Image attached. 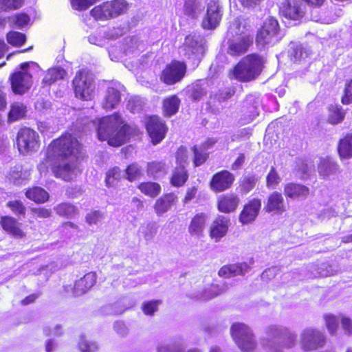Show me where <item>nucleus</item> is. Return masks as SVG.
Returning <instances> with one entry per match:
<instances>
[{
    "label": "nucleus",
    "instance_id": "f257e3e1",
    "mask_svg": "<svg viewBox=\"0 0 352 352\" xmlns=\"http://www.w3.org/2000/svg\"><path fill=\"white\" fill-rule=\"evenodd\" d=\"M85 157L83 144L75 136L65 132L48 144L45 157L38 168L39 171L45 172L50 167L56 178L72 182L81 173L75 162Z\"/></svg>",
    "mask_w": 352,
    "mask_h": 352
},
{
    "label": "nucleus",
    "instance_id": "f03ea898",
    "mask_svg": "<svg viewBox=\"0 0 352 352\" xmlns=\"http://www.w3.org/2000/svg\"><path fill=\"white\" fill-rule=\"evenodd\" d=\"M140 134L139 127L129 124L118 111L98 119L97 137L113 147H118Z\"/></svg>",
    "mask_w": 352,
    "mask_h": 352
},
{
    "label": "nucleus",
    "instance_id": "7ed1b4c3",
    "mask_svg": "<svg viewBox=\"0 0 352 352\" xmlns=\"http://www.w3.org/2000/svg\"><path fill=\"white\" fill-rule=\"evenodd\" d=\"M265 64V58L258 53H251L243 56L229 71L230 79L240 82H249L258 78L261 74Z\"/></svg>",
    "mask_w": 352,
    "mask_h": 352
},
{
    "label": "nucleus",
    "instance_id": "20e7f679",
    "mask_svg": "<svg viewBox=\"0 0 352 352\" xmlns=\"http://www.w3.org/2000/svg\"><path fill=\"white\" fill-rule=\"evenodd\" d=\"M13 142L19 153L23 156L37 153L41 146L38 133L27 126H22L18 129Z\"/></svg>",
    "mask_w": 352,
    "mask_h": 352
},
{
    "label": "nucleus",
    "instance_id": "39448f33",
    "mask_svg": "<svg viewBox=\"0 0 352 352\" xmlns=\"http://www.w3.org/2000/svg\"><path fill=\"white\" fill-rule=\"evenodd\" d=\"M128 8L125 0H110L94 7L90 14L97 21H107L123 14Z\"/></svg>",
    "mask_w": 352,
    "mask_h": 352
},
{
    "label": "nucleus",
    "instance_id": "423d86ee",
    "mask_svg": "<svg viewBox=\"0 0 352 352\" xmlns=\"http://www.w3.org/2000/svg\"><path fill=\"white\" fill-rule=\"evenodd\" d=\"M230 336L243 352H252L256 348V341L251 328L243 322H234L230 327Z\"/></svg>",
    "mask_w": 352,
    "mask_h": 352
},
{
    "label": "nucleus",
    "instance_id": "0eeeda50",
    "mask_svg": "<svg viewBox=\"0 0 352 352\" xmlns=\"http://www.w3.org/2000/svg\"><path fill=\"white\" fill-rule=\"evenodd\" d=\"M144 128L151 143L154 146L161 143L168 132V126L166 121L158 115L146 116L144 120Z\"/></svg>",
    "mask_w": 352,
    "mask_h": 352
},
{
    "label": "nucleus",
    "instance_id": "6e6552de",
    "mask_svg": "<svg viewBox=\"0 0 352 352\" xmlns=\"http://www.w3.org/2000/svg\"><path fill=\"white\" fill-rule=\"evenodd\" d=\"M72 87L75 97L89 101L94 98V86L92 79L85 69L78 70L72 80Z\"/></svg>",
    "mask_w": 352,
    "mask_h": 352
},
{
    "label": "nucleus",
    "instance_id": "1a4fd4ad",
    "mask_svg": "<svg viewBox=\"0 0 352 352\" xmlns=\"http://www.w3.org/2000/svg\"><path fill=\"white\" fill-rule=\"evenodd\" d=\"M186 73V63L184 61L174 59L165 65L159 76L162 83L170 86L180 82Z\"/></svg>",
    "mask_w": 352,
    "mask_h": 352
},
{
    "label": "nucleus",
    "instance_id": "9d476101",
    "mask_svg": "<svg viewBox=\"0 0 352 352\" xmlns=\"http://www.w3.org/2000/svg\"><path fill=\"white\" fill-rule=\"evenodd\" d=\"M30 64H36L34 62L22 63L19 67L21 71L14 72L10 74L9 80L14 94L23 95L32 87V76L28 72Z\"/></svg>",
    "mask_w": 352,
    "mask_h": 352
},
{
    "label": "nucleus",
    "instance_id": "9b49d317",
    "mask_svg": "<svg viewBox=\"0 0 352 352\" xmlns=\"http://www.w3.org/2000/svg\"><path fill=\"white\" fill-rule=\"evenodd\" d=\"M280 25L278 20L273 17H267L257 30L255 43L258 47H265L276 40L280 32Z\"/></svg>",
    "mask_w": 352,
    "mask_h": 352
},
{
    "label": "nucleus",
    "instance_id": "f8f14e48",
    "mask_svg": "<svg viewBox=\"0 0 352 352\" xmlns=\"http://www.w3.org/2000/svg\"><path fill=\"white\" fill-rule=\"evenodd\" d=\"M235 182V175L227 169L214 173L210 181V189L214 193H220L230 189Z\"/></svg>",
    "mask_w": 352,
    "mask_h": 352
},
{
    "label": "nucleus",
    "instance_id": "ddd939ff",
    "mask_svg": "<svg viewBox=\"0 0 352 352\" xmlns=\"http://www.w3.org/2000/svg\"><path fill=\"white\" fill-rule=\"evenodd\" d=\"M305 13L306 7L299 0H283L279 7V14L292 21L302 19Z\"/></svg>",
    "mask_w": 352,
    "mask_h": 352
},
{
    "label": "nucleus",
    "instance_id": "4468645a",
    "mask_svg": "<svg viewBox=\"0 0 352 352\" xmlns=\"http://www.w3.org/2000/svg\"><path fill=\"white\" fill-rule=\"evenodd\" d=\"M261 206V199L258 197L248 200L239 214V221L241 225H248L253 223L259 214Z\"/></svg>",
    "mask_w": 352,
    "mask_h": 352
},
{
    "label": "nucleus",
    "instance_id": "2eb2a0df",
    "mask_svg": "<svg viewBox=\"0 0 352 352\" xmlns=\"http://www.w3.org/2000/svg\"><path fill=\"white\" fill-rule=\"evenodd\" d=\"M325 344L324 335L316 329L305 330L300 337L301 348L305 351H311L322 347Z\"/></svg>",
    "mask_w": 352,
    "mask_h": 352
},
{
    "label": "nucleus",
    "instance_id": "dca6fc26",
    "mask_svg": "<svg viewBox=\"0 0 352 352\" xmlns=\"http://www.w3.org/2000/svg\"><path fill=\"white\" fill-rule=\"evenodd\" d=\"M252 45L251 36L241 33L236 38L229 39L227 53L231 56H240L246 53Z\"/></svg>",
    "mask_w": 352,
    "mask_h": 352
},
{
    "label": "nucleus",
    "instance_id": "f3484780",
    "mask_svg": "<svg viewBox=\"0 0 352 352\" xmlns=\"http://www.w3.org/2000/svg\"><path fill=\"white\" fill-rule=\"evenodd\" d=\"M263 210L273 214H282L287 210L283 195L278 191L270 193L264 202Z\"/></svg>",
    "mask_w": 352,
    "mask_h": 352
},
{
    "label": "nucleus",
    "instance_id": "a211bd4d",
    "mask_svg": "<svg viewBox=\"0 0 352 352\" xmlns=\"http://www.w3.org/2000/svg\"><path fill=\"white\" fill-rule=\"evenodd\" d=\"M96 272H89L74 282L72 287V293L74 296H81L89 291L96 285Z\"/></svg>",
    "mask_w": 352,
    "mask_h": 352
},
{
    "label": "nucleus",
    "instance_id": "6ab92c4d",
    "mask_svg": "<svg viewBox=\"0 0 352 352\" xmlns=\"http://www.w3.org/2000/svg\"><path fill=\"white\" fill-rule=\"evenodd\" d=\"M240 204V198L234 192L220 195L217 200V210L222 213L229 214L236 210Z\"/></svg>",
    "mask_w": 352,
    "mask_h": 352
},
{
    "label": "nucleus",
    "instance_id": "aec40b11",
    "mask_svg": "<svg viewBox=\"0 0 352 352\" xmlns=\"http://www.w3.org/2000/svg\"><path fill=\"white\" fill-rule=\"evenodd\" d=\"M208 221V216L206 213L200 212L195 214L191 217L188 226V232L190 235L197 237L203 236Z\"/></svg>",
    "mask_w": 352,
    "mask_h": 352
},
{
    "label": "nucleus",
    "instance_id": "412c9836",
    "mask_svg": "<svg viewBox=\"0 0 352 352\" xmlns=\"http://www.w3.org/2000/svg\"><path fill=\"white\" fill-rule=\"evenodd\" d=\"M221 19L220 13V7L217 2L211 1L207 8L205 17L202 21V26L204 29H214L219 23Z\"/></svg>",
    "mask_w": 352,
    "mask_h": 352
},
{
    "label": "nucleus",
    "instance_id": "4be33fe9",
    "mask_svg": "<svg viewBox=\"0 0 352 352\" xmlns=\"http://www.w3.org/2000/svg\"><path fill=\"white\" fill-rule=\"evenodd\" d=\"M230 219L223 215H218L212 221L210 229L209 236L215 241L226 235L229 228Z\"/></svg>",
    "mask_w": 352,
    "mask_h": 352
},
{
    "label": "nucleus",
    "instance_id": "5701e85b",
    "mask_svg": "<svg viewBox=\"0 0 352 352\" xmlns=\"http://www.w3.org/2000/svg\"><path fill=\"white\" fill-rule=\"evenodd\" d=\"M249 269L250 266L246 262L226 264L220 267L218 276L223 278L243 276Z\"/></svg>",
    "mask_w": 352,
    "mask_h": 352
},
{
    "label": "nucleus",
    "instance_id": "b1692460",
    "mask_svg": "<svg viewBox=\"0 0 352 352\" xmlns=\"http://www.w3.org/2000/svg\"><path fill=\"white\" fill-rule=\"evenodd\" d=\"M177 199V195L173 192L164 193L155 201L153 208L155 214L158 217L162 216L176 204Z\"/></svg>",
    "mask_w": 352,
    "mask_h": 352
},
{
    "label": "nucleus",
    "instance_id": "393cba45",
    "mask_svg": "<svg viewBox=\"0 0 352 352\" xmlns=\"http://www.w3.org/2000/svg\"><path fill=\"white\" fill-rule=\"evenodd\" d=\"M0 225L6 233L15 238L22 239L25 236L20 228L21 223L13 217L2 216L0 219Z\"/></svg>",
    "mask_w": 352,
    "mask_h": 352
},
{
    "label": "nucleus",
    "instance_id": "a878e982",
    "mask_svg": "<svg viewBox=\"0 0 352 352\" xmlns=\"http://www.w3.org/2000/svg\"><path fill=\"white\" fill-rule=\"evenodd\" d=\"M284 195L292 199H304L309 195V188L301 184L289 182L284 185Z\"/></svg>",
    "mask_w": 352,
    "mask_h": 352
},
{
    "label": "nucleus",
    "instance_id": "bb28decb",
    "mask_svg": "<svg viewBox=\"0 0 352 352\" xmlns=\"http://www.w3.org/2000/svg\"><path fill=\"white\" fill-rule=\"evenodd\" d=\"M181 100L176 94L165 97L162 102V115L164 118H170L175 116L179 109Z\"/></svg>",
    "mask_w": 352,
    "mask_h": 352
},
{
    "label": "nucleus",
    "instance_id": "cd10ccee",
    "mask_svg": "<svg viewBox=\"0 0 352 352\" xmlns=\"http://www.w3.org/2000/svg\"><path fill=\"white\" fill-rule=\"evenodd\" d=\"M189 173L186 166H176L172 170L169 182L175 188L184 186L188 182Z\"/></svg>",
    "mask_w": 352,
    "mask_h": 352
},
{
    "label": "nucleus",
    "instance_id": "c85d7f7f",
    "mask_svg": "<svg viewBox=\"0 0 352 352\" xmlns=\"http://www.w3.org/2000/svg\"><path fill=\"white\" fill-rule=\"evenodd\" d=\"M340 325L344 334L352 335V320L349 316L344 315L340 317L331 315V334L336 333Z\"/></svg>",
    "mask_w": 352,
    "mask_h": 352
},
{
    "label": "nucleus",
    "instance_id": "c756f323",
    "mask_svg": "<svg viewBox=\"0 0 352 352\" xmlns=\"http://www.w3.org/2000/svg\"><path fill=\"white\" fill-rule=\"evenodd\" d=\"M25 197L36 204H44L49 200V193L43 188L32 186L28 188L25 192Z\"/></svg>",
    "mask_w": 352,
    "mask_h": 352
},
{
    "label": "nucleus",
    "instance_id": "7c9ffc66",
    "mask_svg": "<svg viewBox=\"0 0 352 352\" xmlns=\"http://www.w3.org/2000/svg\"><path fill=\"white\" fill-rule=\"evenodd\" d=\"M137 188L144 195L153 199L157 197L162 190L161 185L159 183L151 181L139 183Z\"/></svg>",
    "mask_w": 352,
    "mask_h": 352
},
{
    "label": "nucleus",
    "instance_id": "2f4dec72",
    "mask_svg": "<svg viewBox=\"0 0 352 352\" xmlns=\"http://www.w3.org/2000/svg\"><path fill=\"white\" fill-rule=\"evenodd\" d=\"M338 153L342 159L352 157V133L346 134L340 140L338 145Z\"/></svg>",
    "mask_w": 352,
    "mask_h": 352
},
{
    "label": "nucleus",
    "instance_id": "473e14b6",
    "mask_svg": "<svg viewBox=\"0 0 352 352\" xmlns=\"http://www.w3.org/2000/svg\"><path fill=\"white\" fill-rule=\"evenodd\" d=\"M120 93L114 87H109L102 102V107L107 110L114 109L120 102Z\"/></svg>",
    "mask_w": 352,
    "mask_h": 352
},
{
    "label": "nucleus",
    "instance_id": "72a5a7b5",
    "mask_svg": "<svg viewBox=\"0 0 352 352\" xmlns=\"http://www.w3.org/2000/svg\"><path fill=\"white\" fill-rule=\"evenodd\" d=\"M26 106L19 102H13L10 104V110L8 113V120L9 122H14L23 118L26 116Z\"/></svg>",
    "mask_w": 352,
    "mask_h": 352
},
{
    "label": "nucleus",
    "instance_id": "f704fd0d",
    "mask_svg": "<svg viewBox=\"0 0 352 352\" xmlns=\"http://www.w3.org/2000/svg\"><path fill=\"white\" fill-rule=\"evenodd\" d=\"M192 152L193 167H199L204 164L209 159V153L199 146L194 145L190 148Z\"/></svg>",
    "mask_w": 352,
    "mask_h": 352
},
{
    "label": "nucleus",
    "instance_id": "c9c22d12",
    "mask_svg": "<svg viewBox=\"0 0 352 352\" xmlns=\"http://www.w3.org/2000/svg\"><path fill=\"white\" fill-rule=\"evenodd\" d=\"M257 178L254 175L243 176L239 182V189L242 195H247L256 186Z\"/></svg>",
    "mask_w": 352,
    "mask_h": 352
},
{
    "label": "nucleus",
    "instance_id": "e433bc0d",
    "mask_svg": "<svg viewBox=\"0 0 352 352\" xmlns=\"http://www.w3.org/2000/svg\"><path fill=\"white\" fill-rule=\"evenodd\" d=\"M124 173L125 179L129 182H133L143 176V170L137 162H133L126 167Z\"/></svg>",
    "mask_w": 352,
    "mask_h": 352
},
{
    "label": "nucleus",
    "instance_id": "4c0bfd02",
    "mask_svg": "<svg viewBox=\"0 0 352 352\" xmlns=\"http://www.w3.org/2000/svg\"><path fill=\"white\" fill-rule=\"evenodd\" d=\"M65 71L60 68H51L49 69L43 80L42 84L43 87L50 86L57 80L63 79Z\"/></svg>",
    "mask_w": 352,
    "mask_h": 352
},
{
    "label": "nucleus",
    "instance_id": "58836bf2",
    "mask_svg": "<svg viewBox=\"0 0 352 352\" xmlns=\"http://www.w3.org/2000/svg\"><path fill=\"white\" fill-rule=\"evenodd\" d=\"M122 170L118 166H113L109 168L105 176V184L108 188L114 186L122 179Z\"/></svg>",
    "mask_w": 352,
    "mask_h": 352
},
{
    "label": "nucleus",
    "instance_id": "ea45409f",
    "mask_svg": "<svg viewBox=\"0 0 352 352\" xmlns=\"http://www.w3.org/2000/svg\"><path fill=\"white\" fill-rule=\"evenodd\" d=\"M6 40L12 46L19 47L25 43L26 36L23 33L11 30L6 34Z\"/></svg>",
    "mask_w": 352,
    "mask_h": 352
},
{
    "label": "nucleus",
    "instance_id": "a19ab883",
    "mask_svg": "<svg viewBox=\"0 0 352 352\" xmlns=\"http://www.w3.org/2000/svg\"><path fill=\"white\" fill-rule=\"evenodd\" d=\"M185 45L188 56L195 55L199 59L200 58V55H201L203 52V46L201 44L192 38L187 37Z\"/></svg>",
    "mask_w": 352,
    "mask_h": 352
},
{
    "label": "nucleus",
    "instance_id": "79ce46f5",
    "mask_svg": "<svg viewBox=\"0 0 352 352\" xmlns=\"http://www.w3.org/2000/svg\"><path fill=\"white\" fill-rule=\"evenodd\" d=\"M246 24V19L242 16H237L230 23L228 33L230 34L232 37H234V36H238L241 33L243 34V32H240L241 29V28L245 29Z\"/></svg>",
    "mask_w": 352,
    "mask_h": 352
},
{
    "label": "nucleus",
    "instance_id": "37998d69",
    "mask_svg": "<svg viewBox=\"0 0 352 352\" xmlns=\"http://www.w3.org/2000/svg\"><path fill=\"white\" fill-rule=\"evenodd\" d=\"M201 80H197L190 90V98L192 101H199L207 94L206 87L201 84Z\"/></svg>",
    "mask_w": 352,
    "mask_h": 352
},
{
    "label": "nucleus",
    "instance_id": "c03bdc74",
    "mask_svg": "<svg viewBox=\"0 0 352 352\" xmlns=\"http://www.w3.org/2000/svg\"><path fill=\"white\" fill-rule=\"evenodd\" d=\"M166 170V163L163 161H151L147 164L146 171L148 175L155 176Z\"/></svg>",
    "mask_w": 352,
    "mask_h": 352
},
{
    "label": "nucleus",
    "instance_id": "a18cd8bd",
    "mask_svg": "<svg viewBox=\"0 0 352 352\" xmlns=\"http://www.w3.org/2000/svg\"><path fill=\"white\" fill-rule=\"evenodd\" d=\"M25 0H0V12H10L21 8Z\"/></svg>",
    "mask_w": 352,
    "mask_h": 352
},
{
    "label": "nucleus",
    "instance_id": "49530a36",
    "mask_svg": "<svg viewBox=\"0 0 352 352\" xmlns=\"http://www.w3.org/2000/svg\"><path fill=\"white\" fill-rule=\"evenodd\" d=\"M55 210L57 214L62 217H70L77 212V208L72 204L61 203L56 206Z\"/></svg>",
    "mask_w": 352,
    "mask_h": 352
},
{
    "label": "nucleus",
    "instance_id": "de8ad7c7",
    "mask_svg": "<svg viewBox=\"0 0 352 352\" xmlns=\"http://www.w3.org/2000/svg\"><path fill=\"white\" fill-rule=\"evenodd\" d=\"M280 177L274 166H272L266 176V186L270 189L276 188L280 184Z\"/></svg>",
    "mask_w": 352,
    "mask_h": 352
},
{
    "label": "nucleus",
    "instance_id": "09e8293b",
    "mask_svg": "<svg viewBox=\"0 0 352 352\" xmlns=\"http://www.w3.org/2000/svg\"><path fill=\"white\" fill-rule=\"evenodd\" d=\"M310 168L307 160L300 159L296 162L294 171L300 179H304L309 175Z\"/></svg>",
    "mask_w": 352,
    "mask_h": 352
},
{
    "label": "nucleus",
    "instance_id": "8fccbe9b",
    "mask_svg": "<svg viewBox=\"0 0 352 352\" xmlns=\"http://www.w3.org/2000/svg\"><path fill=\"white\" fill-rule=\"evenodd\" d=\"M162 302L161 300L146 301L142 305V310L145 315L153 316L158 310V307Z\"/></svg>",
    "mask_w": 352,
    "mask_h": 352
},
{
    "label": "nucleus",
    "instance_id": "3c124183",
    "mask_svg": "<svg viewBox=\"0 0 352 352\" xmlns=\"http://www.w3.org/2000/svg\"><path fill=\"white\" fill-rule=\"evenodd\" d=\"M6 206L17 216L25 214L26 208L19 199L10 200L6 204Z\"/></svg>",
    "mask_w": 352,
    "mask_h": 352
},
{
    "label": "nucleus",
    "instance_id": "603ef678",
    "mask_svg": "<svg viewBox=\"0 0 352 352\" xmlns=\"http://www.w3.org/2000/svg\"><path fill=\"white\" fill-rule=\"evenodd\" d=\"M346 109L339 105L331 108V124H336L342 122L346 116Z\"/></svg>",
    "mask_w": 352,
    "mask_h": 352
},
{
    "label": "nucleus",
    "instance_id": "864d4df0",
    "mask_svg": "<svg viewBox=\"0 0 352 352\" xmlns=\"http://www.w3.org/2000/svg\"><path fill=\"white\" fill-rule=\"evenodd\" d=\"M197 197H199V186L197 185H193L186 189L182 201L184 205L188 204Z\"/></svg>",
    "mask_w": 352,
    "mask_h": 352
},
{
    "label": "nucleus",
    "instance_id": "5fc2aeb1",
    "mask_svg": "<svg viewBox=\"0 0 352 352\" xmlns=\"http://www.w3.org/2000/svg\"><path fill=\"white\" fill-rule=\"evenodd\" d=\"M341 102L346 105L352 103V79L347 80L345 82Z\"/></svg>",
    "mask_w": 352,
    "mask_h": 352
},
{
    "label": "nucleus",
    "instance_id": "6e6d98bb",
    "mask_svg": "<svg viewBox=\"0 0 352 352\" xmlns=\"http://www.w3.org/2000/svg\"><path fill=\"white\" fill-rule=\"evenodd\" d=\"M175 162L176 166H186L188 162V152L187 149L184 146H180L175 152Z\"/></svg>",
    "mask_w": 352,
    "mask_h": 352
},
{
    "label": "nucleus",
    "instance_id": "4d7b16f0",
    "mask_svg": "<svg viewBox=\"0 0 352 352\" xmlns=\"http://www.w3.org/2000/svg\"><path fill=\"white\" fill-rule=\"evenodd\" d=\"M13 23L19 28H22L27 25L30 21V16L25 12H19L13 15Z\"/></svg>",
    "mask_w": 352,
    "mask_h": 352
},
{
    "label": "nucleus",
    "instance_id": "13d9d810",
    "mask_svg": "<svg viewBox=\"0 0 352 352\" xmlns=\"http://www.w3.org/2000/svg\"><path fill=\"white\" fill-rule=\"evenodd\" d=\"M98 0H70L72 8L78 11L86 10Z\"/></svg>",
    "mask_w": 352,
    "mask_h": 352
},
{
    "label": "nucleus",
    "instance_id": "bf43d9fd",
    "mask_svg": "<svg viewBox=\"0 0 352 352\" xmlns=\"http://www.w3.org/2000/svg\"><path fill=\"white\" fill-rule=\"evenodd\" d=\"M78 346L81 352H95L98 349L97 344L94 342H89L85 338H81Z\"/></svg>",
    "mask_w": 352,
    "mask_h": 352
},
{
    "label": "nucleus",
    "instance_id": "052dcab7",
    "mask_svg": "<svg viewBox=\"0 0 352 352\" xmlns=\"http://www.w3.org/2000/svg\"><path fill=\"white\" fill-rule=\"evenodd\" d=\"M308 53L302 45H296L292 49L290 57L294 61L300 60L302 58L307 57Z\"/></svg>",
    "mask_w": 352,
    "mask_h": 352
},
{
    "label": "nucleus",
    "instance_id": "680f3d73",
    "mask_svg": "<svg viewBox=\"0 0 352 352\" xmlns=\"http://www.w3.org/2000/svg\"><path fill=\"white\" fill-rule=\"evenodd\" d=\"M103 218V214L100 210H91L86 214L85 221L89 225L97 224Z\"/></svg>",
    "mask_w": 352,
    "mask_h": 352
},
{
    "label": "nucleus",
    "instance_id": "e2e57ef3",
    "mask_svg": "<svg viewBox=\"0 0 352 352\" xmlns=\"http://www.w3.org/2000/svg\"><path fill=\"white\" fill-rule=\"evenodd\" d=\"M236 93L234 87H226L219 91L217 96L219 101H226L231 98Z\"/></svg>",
    "mask_w": 352,
    "mask_h": 352
},
{
    "label": "nucleus",
    "instance_id": "0e129e2a",
    "mask_svg": "<svg viewBox=\"0 0 352 352\" xmlns=\"http://www.w3.org/2000/svg\"><path fill=\"white\" fill-rule=\"evenodd\" d=\"M32 212L38 218H48L52 215L51 209L44 207L34 208L31 209Z\"/></svg>",
    "mask_w": 352,
    "mask_h": 352
},
{
    "label": "nucleus",
    "instance_id": "69168bd1",
    "mask_svg": "<svg viewBox=\"0 0 352 352\" xmlns=\"http://www.w3.org/2000/svg\"><path fill=\"white\" fill-rule=\"evenodd\" d=\"M131 203L133 204L131 208V211L134 212H140L144 210V202L140 198L137 197H133L131 199Z\"/></svg>",
    "mask_w": 352,
    "mask_h": 352
},
{
    "label": "nucleus",
    "instance_id": "338daca9",
    "mask_svg": "<svg viewBox=\"0 0 352 352\" xmlns=\"http://www.w3.org/2000/svg\"><path fill=\"white\" fill-rule=\"evenodd\" d=\"M245 160V156L244 153H240L238 157L236 158L234 162L231 165V168L233 170H236L240 169L242 166L244 164Z\"/></svg>",
    "mask_w": 352,
    "mask_h": 352
},
{
    "label": "nucleus",
    "instance_id": "774afa93",
    "mask_svg": "<svg viewBox=\"0 0 352 352\" xmlns=\"http://www.w3.org/2000/svg\"><path fill=\"white\" fill-rule=\"evenodd\" d=\"M263 0H239L241 5L247 8H254L259 6Z\"/></svg>",
    "mask_w": 352,
    "mask_h": 352
}]
</instances>
